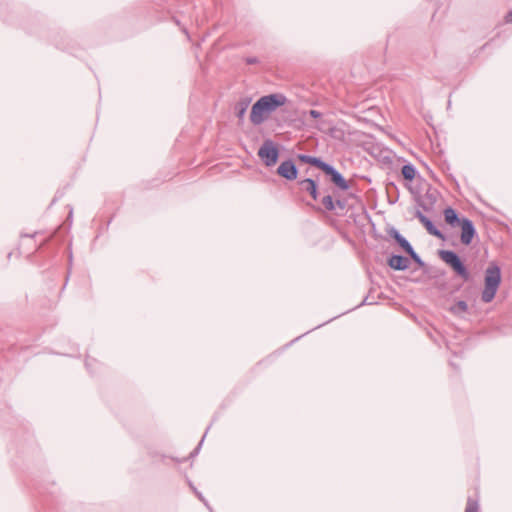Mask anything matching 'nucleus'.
Masks as SVG:
<instances>
[{
  "label": "nucleus",
  "mask_w": 512,
  "mask_h": 512,
  "mask_svg": "<svg viewBox=\"0 0 512 512\" xmlns=\"http://www.w3.org/2000/svg\"><path fill=\"white\" fill-rule=\"evenodd\" d=\"M287 102L285 95L281 93L269 94L259 98L252 106L250 121L254 125H260L268 119L269 115L278 107Z\"/></svg>",
  "instance_id": "1"
},
{
  "label": "nucleus",
  "mask_w": 512,
  "mask_h": 512,
  "mask_svg": "<svg viewBox=\"0 0 512 512\" xmlns=\"http://www.w3.org/2000/svg\"><path fill=\"white\" fill-rule=\"evenodd\" d=\"M484 281L485 285L481 299L484 303H489L494 299L501 281V272L498 265L492 263L487 267Z\"/></svg>",
  "instance_id": "2"
},
{
  "label": "nucleus",
  "mask_w": 512,
  "mask_h": 512,
  "mask_svg": "<svg viewBox=\"0 0 512 512\" xmlns=\"http://www.w3.org/2000/svg\"><path fill=\"white\" fill-rule=\"evenodd\" d=\"M439 256L446 264L451 266L461 278L465 281L469 279L470 274L457 253L451 250H440Z\"/></svg>",
  "instance_id": "3"
},
{
  "label": "nucleus",
  "mask_w": 512,
  "mask_h": 512,
  "mask_svg": "<svg viewBox=\"0 0 512 512\" xmlns=\"http://www.w3.org/2000/svg\"><path fill=\"white\" fill-rule=\"evenodd\" d=\"M258 156L268 167L276 164L279 156L278 148L271 140H266L258 150Z\"/></svg>",
  "instance_id": "4"
},
{
  "label": "nucleus",
  "mask_w": 512,
  "mask_h": 512,
  "mask_svg": "<svg viewBox=\"0 0 512 512\" xmlns=\"http://www.w3.org/2000/svg\"><path fill=\"white\" fill-rule=\"evenodd\" d=\"M458 226L461 227V242L464 245H469L476 234L473 222L468 218H462L461 223Z\"/></svg>",
  "instance_id": "5"
},
{
  "label": "nucleus",
  "mask_w": 512,
  "mask_h": 512,
  "mask_svg": "<svg viewBox=\"0 0 512 512\" xmlns=\"http://www.w3.org/2000/svg\"><path fill=\"white\" fill-rule=\"evenodd\" d=\"M277 173L286 180L291 181L297 178L298 170L292 160H286L279 165Z\"/></svg>",
  "instance_id": "6"
},
{
  "label": "nucleus",
  "mask_w": 512,
  "mask_h": 512,
  "mask_svg": "<svg viewBox=\"0 0 512 512\" xmlns=\"http://www.w3.org/2000/svg\"><path fill=\"white\" fill-rule=\"evenodd\" d=\"M323 172L331 177L332 182L342 190H347L349 185L342 174L337 171L332 165L328 164Z\"/></svg>",
  "instance_id": "7"
},
{
  "label": "nucleus",
  "mask_w": 512,
  "mask_h": 512,
  "mask_svg": "<svg viewBox=\"0 0 512 512\" xmlns=\"http://www.w3.org/2000/svg\"><path fill=\"white\" fill-rule=\"evenodd\" d=\"M415 217L425 226L427 231L438 238H443L442 232L436 228L433 224V222L426 217L421 211L417 210L415 213Z\"/></svg>",
  "instance_id": "8"
},
{
  "label": "nucleus",
  "mask_w": 512,
  "mask_h": 512,
  "mask_svg": "<svg viewBox=\"0 0 512 512\" xmlns=\"http://www.w3.org/2000/svg\"><path fill=\"white\" fill-rule=\"evenodd\" d=\"M388 265L390 266V268H392L394 270L404 271V270H406L409 267L410 261L405 256H402V255H392L388 259Z\"/></svg>",
  "instance_id": "9"
},
{
  "label": "nucleus",
  "mask_w": 512,
  "mask_h": 512,
  "mask_svg": "<svg viewBox=\"0 0 512 512\" xmlns=\"http://www.w3.org/2000/svg\"><path fill=\"white\" fill-rule=\"evenodd\" d=\"M388 234L398 243V245L406 252H410L411 249H413L412 245L409 243V241L403 237L399 231L395 228H391L388 231Z\"/></svg>",
  "instance_id": "10"
},
{
  "label": "nucleus",
  "mask_w": 512,
  "mask_h": 512,
  "mask_svg": "<svg viewBox=\"0 0 512 512\" xmlns=\"http://www.w3.org/2000/svg\"><path fill=\"white\" fill-rule=\"evenodd\" d=\"M299 185L303 191L308 192L314 200L318 198V190L316 182L311 178L299 181Z\"/></svg>",
  "instance_id": "11"
},
{
  "label": "nucleus",
  "mask_w": 512,
  "mask_h": 512,
  "mask_svg": "<svg viewBox=\"0 0 512 512\" xmlns=\"http://www.w3.org/2000/svg\"><path fill=\"white\" fill-rule=\"evenodd\" d=\"M444 218L445 221L453 227L458 226L462 220L458 217L457 212L451 207H448L444 210Z\"/></svg>",
  "instance_id": "12"
},
{
  "label": "nucleus",
  "mask_w": 512,
  "mask_h": 512,
  "mask_svg": "<svg viewBox=\"0 0 512 512\" xmlns=\"http://www.w3.org/2000/svg\"><path fill=\"white\" fill-rule=\"evenodd\" d=\"M299 159L304 163H308L313 166H316L317 168L321 169L322 171L328 165V163L322 161L320 158L309 156V155H304V154L299 155Z\"/></svg>",
  "instance_id": "13"
},
{
  "label": "nucleus",
  "mask_w": 512,
  "mask_h": 512,
  "mask_svg": "<svg viewBox=\"0 0 512 512\" xmlns=\"http://www.w3.org/2000/svg\"><path fill=\"white\" fill-rule=\"evenodd\" d=\"M402 176L406 180H413L416 174V169L412 164H406L401 169Z\"/></svg>",
  "instance_id": "14"
},
{
  "label": "nucleus",
  "mask_w": 512,
  "mask_h": 512,
  "mask_svg": "<svg viewBox=\"0 0 512 512\" xmlns=\"http://www.w3.org/2000/svg\"><path fill=\"white\" fill-rule=\"evenodd\" d=\"M479 510H480L479 499L473 498V497H468L464 512H479Z\"/></svg>",
  "instance_id": "15"
},
{
  "label": "nucleus",
  "mask_w": 512,
  "mask_h": 512,
  "mask_svg": "<svg viewBox=\"0 0 512 512\" xmlns=\"http://www.w3.org/2000/svg\"><path fill=\"white\" fill-rule=\"evenodd\" d=\"M451 312L453 314H462V313H465L467 310H468V305L465 301L463 300H459L458 302H456L452 307H451Z\"/></svg>",
  "instance_id": "16"
},
{
  "label": "nucleus",
  "mask_w": 512,
  "mask_h": 512,
  "mask_svg": "<svg viewBox=\"0 0 512 512\" xmlns=\"http://www.w3.org/2000/svg\"><path fill=\"white\" fill-rule=\"evenodd\" d=\"M249 105L248 101H242L237 104L236 106V115L237 117L242 120L244 118V115L246 113L247 107Z\"/></svg>",
  "instance_id": "17"
},
{
  "label": "nucleus",
  "mask_w": 512,
  "mask_h": 512,
  "mask_svg": "<svg viewBox=\"0 0 512 512\" xmlns=\"http://www.w3.org/2000/svg\"><path fill=\"white\" fill-rule=\"evenodd\" d=\"M322 204L328 211H333L335 209L333 198L330 195H326L322 198Z\"/></svg>",
  "instance_id": "18"
},
{
  "label": "nucleus",
  "mask_w": 512,
  "mask_h": 512,
  "mask_svg": "<svg viewBox=\"0 0 512 512\" xmlns=\"http://www.w3.org/2000/svg\"><path fill=\"white\" fill-rule=\"evenodd\" d=\"M411 259L420 267L424 266L423 260L420 258V256L415 252L414 249H411L410 252L407 253Z\"/></svg>",
  "instance_id": "19"
},
{
  "label": "nucleus",
  "mask_w": 512,
  "mask_h": 512,
  "mask_svg": "<svg viewBox=\"0 0 512 512\" xmlns=\"http://www.w3.org/2000/svg\"><path fill=\"white\" fill-rule=\"evenodd\" d=\"M308 114H309V116H311L312 118H315V119L320 118L322 116V114L317 110H309Z\"/></svg>",
  "instance_id": "20"
},
{
  "label": "nucleus",
  "mask_w": 512,
  "mask_h": 512,
  "mask_svg": "<svg viewBox=\"0 0 512 512\" xmlns=\"http://www.w3.org/2000/svg\"><path fill=\"white\" fill-rule=\"evenodd\" d=\"M245 62L249 65L257 64L259 62L257 57H247L245 58Z\"/></svg>",
  "instance_id": "21"
},
{
  "label": "nucleus",
  "mask_w": 512,
  "mask_h": 512,
  "mask_svg": "<svg viewBox=\"0 0 512 512\" xmlns=\"http://www.w3.org/2000/svg\"><path fill=\"white\" fill-rule=\"evenodd\" d=\"M505 19L507 22L512 21V10H510L506 13Z\"/></svg>",
  "instance_id": "22"
}]
</instances>
